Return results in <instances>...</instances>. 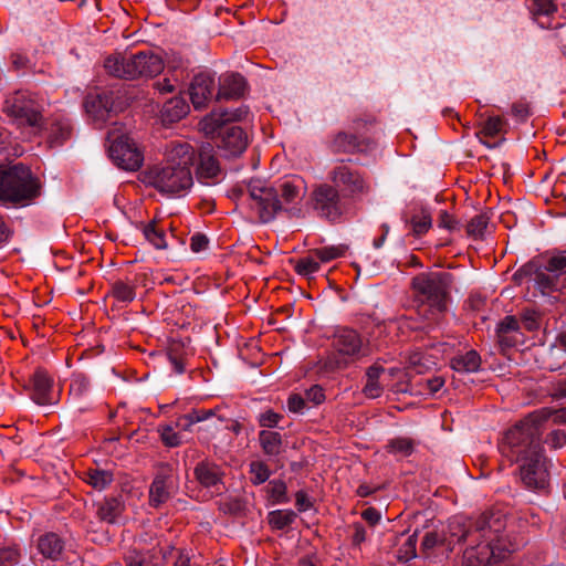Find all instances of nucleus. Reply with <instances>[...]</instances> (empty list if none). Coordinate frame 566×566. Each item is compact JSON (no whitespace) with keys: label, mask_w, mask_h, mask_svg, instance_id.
<instances>
[{"label":"nucleus","mask_w":566,"mask_h":566,"mask_svg":"<svg viewBox=\"0 0 566 566\" xmlns=\"http://www.w3.org/2000/svg\"><path fill=\"white\" fill-rule=\"evenodd\" d=\"M439 227L450 231L457 229L458 221L447 211H441L438 220Z\"/></svg>","instance_id":"e2e57ef3"},{"label":"nucleus","mask_w":566,"mask_h":566,"mask_svg":"<svg viewBox=\"0 0 566 566\" xmlns=\"http://www.w3.org/2000/svg\"><path fill=\"white\" fill-rule=\"evenodd\" d=\"M531 11L533 15H553L557 12V4L555 0H533Z\"/></svg>","instance_id":"c03bdc74"},{"label":"nucleus","mask_w":566,"mask_h":566,"mask_svg":"<svg viewBox=\"0 0 566 566\" xmlns=\"http://www.w3.org/2000/svg\"><path fill=\"white\" fill-rule=\"evenodd\" d=\"M506 122L501 116L489 117L483 124L481 129L476 133L478 136L495 137L503 132Z\"/></svg>","instance_id":"58836bf2"},{"label":"nucleus","mask_w":566,"mask_h":566,"mask_svg":"<svg viewBox=\"0 0 566 566\" xmlns=\"http://www.w3.org/2000/svg\"><path fill=\"white\" fill-rule=\"evenodd\" d=\"M32 399L41 406L53 405L56 400L52 395L53 379L43 369H38L31 378Z\"/></svg>","instance_id":"aec40b11"},{"label":"nucleus","mask_w":566,"mask_h":566,"mask_svg":"<svg viewBox=\"0 0 566 566\" xmlns=\"http://www.w3.org/2000/svg\"><path fill=\"white\" fill-rule=\"evenodd\" d=\"M250 473L253 475L251 481L253 484H262L270 476V470L268 465L260 461H254L250 464Z\"/></svg>","instance_id":"09e8293b"},{"label":"nucleus","mask_w":566,"mask_h":566,"mask_svg":"<svg viewBox=\"0 0 566 566\" xmlns=\"http://www.w3.org/2000/svg\"><path fill=\"white\" fill-rule=\"evenodd\" d=\"M193 474L198 483L203 488H212L222 483L223 470L217 463L205 459L197 463Z\"/></svg>","instance_id":"4be33fe9"},{"label":"nucleus","mask_w":566,"mask_h":566,"mask_svg":"<svg viewBox=\"0 0 566 566\" xmlns=\"http://www.w3.org/2000/svg\"><path fill=\"white\" fill-rule=\"evenodd\" d=\"M546 442L551 443L554 448L562 447L566 442V432L564 430H554L547 436Z\"/></svg>","instance_id":"680f3d73"},{"label":"nucleus","mask_w":566,"mask_h":566,"mask_svg":"<svg viewBox=\"0 0 566 566\" xmlns=\"http://www.w3.org/2000/svg\"><path fill=\"white\" fill-rule=\"evenodd\" d=\"M305 399L312 401L314 405H319L325 400L323 388L318 385L312 386L305 392Z\"/></svg>","instance_id":"4d7b16f0"},{"label":"nucleus","mask_w":566,"mask_h":566,"mask_svg":"<svg viewBox=\"0 0 566 566\" xmlns=\"http://www.w3.org/2000/svg\"><path fill=\"white\" fill-rule=\"evenodd\" d=\"M42 184L28 166L17 164L0 170V201L15 207L31 205L40 197Z\"/></svg>","instance_id":"20e7f679"},{"label":"nucleus","mask_w":566,"mask_h":566,"mask_svg":"<svg viewBox=\"0 0 566 566\" xmlns=\"http://www.w3.org/2000/svg\"><path fill=\"white\" fill-rule=\"evenodd\" d=\"M282 418V415L273 410H266L265 412L260 415L259 424L263 428H273L277 426Z\"/></svg>","instance_id":"6e6d98bb"},{"label":"nucleus","mask_w":566,"mask_h":566,"mask_svg":"<svg viewBox=\"0 0 566 566\" xmlns=\"http://www.w3.org/2000/svg\"><path fill=\"white\" fill-rule=\"evenodd\" d=\"M143 233L146 240L149 241L156 249L167 248L165 232L163 229L157 227V222L155 220L144 226Z\"/></svg>","instance_id":"f704fd0d"},{"label":"nucleus","mask_w":566,"mask_h":566,"mask_svg":"<svg viewBox=\"0 0 566 566\" xmlns=\"http://www.w3.org/2000/svg\"><path fill=\"white\" fill-rule=\"evenodd\" d=\"M361 517L373 526L380 521L381 515L377 509L370 506L361 512Z\"/></svg>","instance_id":"69168bd1"},{"label":"nucleus","mask_w":566,"mask_h":566,"mask_svg":"<svg viewBox=\"0 0 566 566\" xmlns=\"http://www.w3.org/2000/svg\"><path fill=\"white\" fill-rule=\"evenodd\" d=\"M333 346L345 356L359 358L368 355L360 335L352 328H342L334 335Z\"/></svg>","instance_id":"2eb2a0df"},{"label":"nucleus","mask_w":566,"mask_h":566,"mask_svg":"<svg viewBox=\"0 0 566 566\" xmlns=\"http://www.w3.org/2000/svg\"><path fill=\"white\" fill-rule=\"evenodd\" d=\"M165 558L166 553H163L161 549L153 548L147 554H143V566H164Z\"/></svg>","instance_id":"864d4df0"},{"label":"nucleus","mask_w":566,"mask_h":566,"mask_svg":"<svg viewBox=\"0 0 566 566\" xmlns=\"http://www.w3.org/2000/svg\"><path fill=\"white\" fill-rule=\"evenodd\" d=\"M135 287L133 283L118 280L112 284L111 295L118 302L130 303L136 296Z\"/></svg>","instance_id":"473e14b6"},{"label":"nucleus","mask_w":566,"mask_h":566,"mask_svg":"<svg viewBox=\"0 0 566 566\" xmlns=\"http://www.w3.org/2000/svg\"><path fill=\"white\" fill-rule=\"evenodd\" d=\"M20 554L15 547L0 548V566H13L18 564Z\"/></svg>","instance_id":"3c124183"},{"label":"nucleus","mask_w":566,"mask_h":566,"mask_svg":"<svg viewBox=\"0 0 566 566\" xmlns=\"http://www.w3.org/2000/svg\"><path fill=\"white\" fill-rule=\"evenodd\" d=\"M305 398L298 394H293L287 399V407L291 412H301L305 406Z\"/></svg>","instance_id":"13d9d810"},{"label":"nucleus","mask_w":566,"mask_h":566,"mask_svg":"<svg viewBox=\"0 0 566 566\" xmlns=\"http://www.w3.org/2000/svg\"><path fill=\"white\" fill-rule=\"evenodd\" d=\"M450 366L458 373H474L481 366V357L475 350H469L463 355H457L451 358Z\"/></svg>","instance_id":"c85d7f7f"},{"label":"nucleus","mask_w":566,"mask_h":566,"mask_svg":"<svg viewBox=\"0 0 566 566\" xmlns=\"http://www.w3.org/2000/svg\"><path fill=\"white\" fill-rule=\"evenodd\" d=\"M248 87L245 78L239 73H226L219 78L216 99H237L244 95Z\"/></svg>","instance_id":"6ab92c4d"},{"label":"nucleus","mask_w":566,"mask_h":566,"mask_svg":"<svg viewBox=\"0 0 566 566\" xmlns=\"http://www.w3.org/2000/svg\"><path fill=\"white\" fill-rule=\"evenodd\" d=\"M541 423L535 415L525 417L505 432L500 444L502 455L517 464L521 481L531 490L545 489L549 481Z\"/></svg>","instance_id":"f03ea898"},{"label":"nucleus","mask_w":566,"mask_h":566,"mask_svg":"<svg viewBox=\"0 0 566 566\" xmlns=\"http://www.w3.org/2000/svg\"><path fill=\"white\" fill-rule=\"evenodd\" d=\"M350 160H339L328 172L332 185L342 189L350 197L361 196L369 192V185L364 175L348 165Z\"/></svg>","instance_id":"f8f14e48"},{"label":"nucleus","mask_w":566,"mask_h":566,"mask_svg":"<svg viewBox=\"0 0 566 566\" xmlns=\"http://www.w3.org/2000/svg\"><path fill=\"white\" fill-rule=\"evenodd\" d=\"M520 329L518 321L513 315L505 316L497 325L496 333H517Z\"/></svg>","instance_id":"5fc2aeb1"},{"label":"nucleus","mask_w":566,"mask_h":566,"mask_svg":"<svg viewBox=\"0 0 566 566\" xmlns=\"http://www.w3.org/2000/svg\"><path fill=\"white\" fill-rule=\"evenodd\" d=\"M535 287L544 295L566 289V255L551 256L545 264L536 261Z\"/></svg>","instance_id":"1a4fd4ad"},{"label":"nucleus","mask_w":566,"mask_h":566,"mask_svg":"<svg viewBox=\"0 0 566 566\" xmlns=\"http://www.w3.org/2000/svg\"><path fill=\"white\" fill-rule=\"evenodd\" d=\"M174 491L172 470L168 465H164L155 475L149 488V504L158 507L166 503Z\"/></svg>","instance_id":"dca6fc26"},{"label":"nucleus","mask_w":566,"mask_h":566,"mask_svg":"<svg viewBox=\"0 0 566 566\" xmlns=\"http://www.w3.org/2000/svg\"><path fill=\"white\" fill-rule=\"evenodd\" d=\"M216 90L214 77L207 73L196 75L189 87L191 103L196 109L207 107Z\"/></svg>","instance_id":"a211bd4d"},{"label":"nucleus","mask_w":566,"mask_h":566,"mask_svg":"<svg viewBox=\"0 0 566 566\" xmlns=\"http://www.w3.org/2000/svg\"><path fill=\"white\" fill-rule=\"evenodd\" d=\"M521 322L528 332L536 331L539 328L541 313L534 308H525L521 313Z\"/></svg>","instance_id":"a18cd8bd"},{"label":"nucleus","mask_w":566,"mask_h":566,"mask_svg":"<svg viewBox=\"0 0 566 566\" xmlns=\"http://www.w3.org/2000/svg\"><path fill=\"white\" fill-rule=\"evenodd\" d=\"M189 113V105L181 96L170 98L165 103L161 111L164 123H176L182 119Z\"/></svg>","instance_id":"cd10ccee"},{"label":"nucleus","mask_w":566,"mask_h":566,"mask_svg":"<svg viewBox=\"0 0 566 566\" xmlns=\"http://www.w3.org/2000/svg\"><path fill=\"white\" fill-rule=\"evenodd\" d=\"M125 505L119 497H106L96 503V515L102 522L114 524L124 512Z\"/></svg>","instance_id":"393cba45"},{"label":"nucleus","mask_w":566,"mask_h":566,"mask_svg":"<svg viewBox=\"0 0 566 566\" xmlns=\"http://www.w3.org/2000/svg\"><path fill=\"white\" fill-rule=\"evenodd\" d=\"M150 184L160 192L182 195L193 185V178L190 169L166 165L150 172Z\"/></svg>","instance_id":"9d476101"},{"label":"nucleus","mask_w":566,"mask_h":566,"mask_svg":"<svg viewBox=\"0 0 566 566\" xmlns=\"http://www.w3.org/2000/svg\"><path fill=\"white\" fill-rule=\"evenodd\" d=\"M286 484L282 480H273L269 483L270 496L276 503H287L289 497L286 496Z\"/></svg>","instance_id":"de8ad7c7"},{"label":"nucleus","mask_w":566,"mask_h":566,"mask_svg":"<svg viewBox=\"0 0 566 566\" xmlns=\"http://www.w3.org/2000/svg\"><path fill=\"white\" fill-rule=\"evenodd\" d=\"M87 482L95 489H104L113 481V474L105 470H90Z\"/></svg>","instance_id":"79ce46f5"},{"label":"nucleus","mask_w":566,"mask_h":566,"mask_svg":"<svg viewBox=\"0 0 566 566\" xmlns=\"http://www.w3.org/2000/svg\"><path fill=\"white\" fill-rule=\"evenodd\" d=\"M536 276V261H530L521 266L512 276V281L515 285H522L526 280H533L535 282Z\"/></svg>","instance_id":"37998d69"},{"label":"nucleus","mask_w":566,"mask_h":566,"mask_svg":"<svg viewBox=\"0 0 566 566\" xmlns=\"http://www.w3.org/2000/svg\"><path fill=\"white\" fill-rule=\"evenodd\" d=\"M409 222L416 237L427 233L432 226L430 212L426 209H421L419 213L413 214Z\"/></svg>","instance_id":"e433bc0d"},{"label":"nucleus","mask_w":566,"mask_h":566,"mask_svg":"<svg viewBox=\"0 0 566 566\" xmlns=\"http://www.w3.org/2000/svg\"><path fill=\"white\" fill-rule=\"evenodd\" d=\"M295 504L300 512H305L312 507V503L307 496V493L303 490L296 492Z\"/></svg>","instance_id":"052dcab7"},{"label":"nucleus","mask_w":566,"mask_h":566,"mask_svg":"<svg viewBox=\"0 0 566 566\" xmlns=\"http://www.w3.org/2000/svg\"><path fill=\"white\" fill-rule=\"evenodd\" d=\"M108 102H112L113 113L123 112L134 99L125 87L104 92Z\"/></svg>","instance_id":"2f4dec72"},{"label":"nucleus","mask_w":566,"mask_h":566,"mask_svg":"<svg viewBox=\"0 0 566 566\" xmlns=\"http://www.w3.org/2000/svg\"><path fill=\"white\" fill-rule=\"evenodd\" d=\"M505 527L506 520L501 512L488 511L475 520L453 517L442 536L437 532L426 533L420 551L428 556L438 545L453 551L455 544H467L463 563L467 566H485L504 558L506 552L514 551L512 545H506V539L502 536Z\"/></svg>","instance_id":"f257e3e1"},{"label":"nucleus","mask_w":566,"mask_h":566,"mask_svg":"<svg viewBox=\"0 0 566 566\" xmlns=\"http://www.w3.org/2000/svg\"><path fill=\"white\" fill-rule=\"evenodd\" d=\"M311 202L316 213L327 220L338 219L344 211L339 189L329 184L316 186L311 193Z\"/></svg>","instance_id":"ddd939ff"},{"label":"nucleus","mask_w":566,"mask_h":566,"mask_svg":"<svg viewBox=\"0 0 566 566\" xmlns=\"http://www.w3.org/2000/svg\"><path fill=\"white\" fill-rule=\"evenodd\" d=\"M417 534L410 535L406 543L398 549L397 558L401 562H408L416 557Z\"/></svg>","instance_id":"49530a36"},{"label":"nucleus","mask_w":566,"mask_h":566,"mask_svg":"<svg viewBox=\"0 0 566 566\" xmlns=\"http://www.w3.org/2000/svg\"><path fill=\"white\" fill-rule=\"evenodd\" d=\"M209 240L205 234L197 233L191 238L190 248L193 252H200L208 247Z\"/></svg>","instance_id":"0e129e2a"},{"label":"nucleus","mask_w":566,"mask_h":566,"mask_svg":"<svg viewBox=\"0 0 566 566\" xmlns=\"http://www.w3.org/2000/svg\"><path fill=\"white\" fill-rule=\"evenodd\" d=\"M497 336V343L502 350L512 348L516 345V337L513 334L509 333H496Z\"/></svg>","instance_id":"bf43d9fd"},{"label":"nucleus","mask_w":566,"mask_h":566,"mask_svg":"<svg viewBox=\"0 0 566 566\" xmlns=\"http://www.w3.org/2000/svg\"><path fill=\"white\" fill-rule=\"evenodd\" d=\"M346 250V245H331L319 249H313V254L317 258L319 262L325 263L343 256Z\"/></svg>","instance_id":"ea45409f"},{"label":"nucleus","mask_w":566,"mask_h":566,"mask_svg":"<svg viewBox=\"0 0 566 566\" xmlns=\"http://www.w3.org/2000/svg\"><path fill=\"white\" fill-rule=\"evenodd\" d=\"M248 191L254 202L252 208L258 211L262 223L274 220L276 213L283 209L279 193L286 205L302 199L300 188L291 181H285L280 185L279 189H275L274 187L265 186L261 180H251Z\"/></svg>","instance_id":"39448f33"},{"label":"nucleus","mask_w":566,"mask_h":566,"mask_svg":"<svg viewBox=\"0 0 566 566\" xmlns=\"http://www.w3.org/2000/svg\"><path fill=\"white\" fill-rule=\"evenodd\" d=\"M214 415L216 409H195L189 413H186L182 417H180L179 423L180 426H182L184 430L190 431L192 424L207 420Z\"/></svg>","instance_id":"c9c22d12"},{"label":"nucleus","mask_w":566,"mask_h":566,"mask_svg":"<svg viewBox=\"0 0 566 566\" xmlns=\"http://www.w3.org/2000/svg\"><path fill=\"white\" fill-rule=\"evenodd\" d=\"M319 266V261L313 254V250H311L306 256L297 260L294 270L300 275L310 276L311 274L317 272Z\"/></svg>","instance_id":"4c0bfd02"},{"label":"nucleus","mask_w":566,"mask_h":566,"mask_svg":"<svg viewBox=\"0 0 566 566\" xmlns=\"http://www.w3.org/2000/svg\"><path fill=\"white\" fill-rule=\"evenodd\" d=\"M192 355L191 348L181 339L171 340L167 348V357L177 374L186 371V365Z\"/></svg>","instance_id":"b1692460"},{"label":"nucleus","mask_w":566,"mask_h":566,"mask_svg":"<svg viewBox=\"0 0 566 566\" xmlns=\"http://www.w3.org/2000/svg\"><path fill=\"white\" fill-rule=\"evenodd\" d=\"M366 541V530L360 523L354 524V534L352 537V543L354 546H359L361 543Z\"/></svg>","instance_id":"774afa93"},{"label":"nucleus","mask_w":566,"mask_h":566,"mask_svg":"<svg viewBox=\"0 0 566 566\" xmlns=\"http://www.w3.org/2000/svg\"><path fill=\"white\" fill-rule=\"evenodd\" d=\"M248 114L245 108L230 111L211 112L202 122L203 130L207 134H214L221 126L227 127L229 122L242 120Z\"/></svg>","instance_id":"5701e85b"},{"label":"nucleus","mask_w":566,"mask_h":566,"mask_svg":"<svg viewBox=\"0 0 566 566\" xmlns=\"http://www.w3.org/2000/svg\"><path fill=\"white\" fill-rule=\"evenodd\" d=\"M296 518V513L291 510H276L268 515V522L274 530H284Z\"/></svg>","instance_id":"72a5a7b5"},{"label":"nucleus","mask_w":566,"mask_h":566,"mask_svg":"<svg viewBox=\"0 0 566 566\" xmlns=\"http://www.w3.org/2000/svg\"><path fill=\"white\" fill-rule=\"evenodd\" d=\"M3 113L31 127H41L43 116L39 104L27 92L18 91L4 101Z\"/></svg>","instance_id":"9b49d317"},{"label":"nucleus","mask_w":566,"mask_h":566,"mask_svg":"<svg viewBox=\"0 0 566 566\" xmlns=\"http://www.w3.org/2000/svg\"><path fill=\"white\" fill-rule=\"evenodd\" d=\"M195 159L193 148L189 144L171 145L167 154L166 165H176L178 168L190 169Z\"/></svg>","instance_id":"a878e982"},{"label":"nucleus","mask_w":566,"mask_h":566,"mask_svg":"<svg viewBox=\"0 0 566 566\" xmlns=\"http://www.w3.org/2000/svg\"><path fill=\"white\" fill-rule=\"evenodd\" d=\"M377 125L373 115L353 120L352 130H338L327 142V149L334 155H366L375 149L377 143L369 133Z\"/></svg>","instance_id":"0eeeda50"},{"label":"nucleus","mask_w":566,"mask_h":566,"mask_svg":"<svg viewBox=\"0 0 566 566\" xmlns=\"http://www.w3.org/2000/svg\"><path fill=\"white\" fill-rule=\"evenodd\" d=\"M108 151L113 161L125 170H137L144 160L143 154L124 132L122 126L109 129L106 136Z\"/></svg>","instance_id":"6e6552de"},{"label":"nucleus","mask_w":566,"mask_h":566,"mask_svg":"<svg viewBox=\"0 0 566 566\" xmlns=\"http://www.w3.org/2000/svg\"><path fill=\"white\" fill-rule=\"evenodd\" d=\"M64 549V541L55 533H46L38 539V551L45 558L56 560Z\"/></svg>","instance_id":"bb28decb"},{"label":"nucleus","mask_w":566,"mask_h":566,"mask_svg":"<svg viewBox=\"0 0 566 566\" xmlns=\"http://www.w3.org/2000/svg\"><path fill=\"white\" fill-rule=\"evenodd\" d=\"M262 450L268 455H277L282 451V436L280 432L262 430L259 433Z\"/></svg>","instance_id":"7c9ffc66"},{"label":"nucleus","mask_w":566,"mask_h":566,"mask_svg":"<svg viewBox=\"0 0 566 566\" xmlns=\"http://www.w3.org/2000/svg\"><path fill=\"white\" fill-rule=\"evenodd\" d=\"M389 450L395 453H400L402 455H409L411 454L413 450V444L410 439L407 438H400L392 440L389 446Z\"/></svg>","instance_id":"8fccbe9b"},{"label":"nucleus","mask_w":566,"mask_h":566,"mask_svg":"<svg viewBox=\"0 0 566 566\" xmlns=\"http://www.w3.org/2000/svg\"><path fill=\"white\" fill-rule=\"evenodd\" d=\"M512 114L521 122L525 120L530 115L528 105L525 103H514L512 105Z\"/></svg>","instance_id":"338daca9"},{"label":"nucleus","mask_w":566,"mask_h":566,"mask_svg":"<svg viewBox=\"0 0 566 566\" xmlns=\"http://www.w3.org/2000/svg\"><path fill=\"white\" fill-rule=\"evenodd\" d=\"M86 114L95 122H105L112 111V102L107 99L105 93H88L84 99Z\"/></svg>","instance_id":"412c9836"},{"label":"nucleus","mask_w":566,"mask_h":566,"mask_svg":"<svg viewBox=\"0 0 566 566\" xmlns=\"http://www.w3.org/2000/svg\"><path fill=\"white\" fill-rule=\"evenodd\" d=\"M489 216L486 213H480L474 216L467 224V233L475 239L482 238L484 230L489 224Z\"/></svg>","instance_id":"a19ab883"},{"label":"nucleus","mask_w":566,"mask_h":566,"mask_svg":"<svg viewBox=\"0 0 566 566\" xmlns=\"http://www.w3.org/2000/svg\"><path fill=\"white\" fill-rule=\"evenodd\" d=\"M453 283L448 272H424L411 281L412 306L417 314L427 321H438L447 310L449 292Z\"/></svg>","instance_id":"7ed1b4c3"},{"label":"nucleus","mask_w":566,"mask_h":566,"mask_svg":"<svg viewBox=\"0 0 566 566\" xmlns=\"http://www.w3.org/2000/svg\"><path fill=\"white\" fill-rule=\"evenodd\" d=\"M104 67L114 77L132 81L160 74L164 62L159 55L150 51L129 55L115 53L105 59Z\"/></svg>","instance_id":"423d86ee"},{"label":"nucleus","mask_w":566,"mask_h":566,"mask_svg":"<svg viewBox=\"0 0 566 566\" xmlns=\"http://www.w3.org/2000/svg\"><path fill=\"white\" fill-rule=\"evenodd\" d=\"M221 168L216 156L214 147L210 143L202 144L199 149V163L197 167V178L200 182L211 185L216 182Z\"/></svg>","instance_id":"f3484780"},{"label":"nucleus","mask_w":566,"mask_h":566,"mask_svg":"<svg viewBox=\"0 0 566 566\" xmlns=\"http://www.w3.org/2000/svg\"><path fill=\"white\" fill-rule=\"evenodd\" d=\"M160 438L166 447L175 448L181 443L179 433L175 432L170 426H166L160 430Z\"/></svg>","instance_id":"603ef678"},{"label":"nucleus","mask_w":566,"mask_h":566,"mask_svg":"<svg viewBox=\"0 0 566 566\" xmlns=\"http://www.w3.org/2000/svg\"><path fill=\"white\" fill-rule=\"evenodd\" d=\"M217 132V147L224 158H237L245 151L249 139L247 133L241 127L221 126Z\"/></svg>","instance_id":"4468645a"},{"label":"nucleus","mask_w":566,"mask_h":566,"mask_svg":"<svg viewBox=\"0 0 566 566\" xmlns=\"http://www.w3.org/2000/svg\"><path fill=\"white\" fill-rule=\"evenodd\" d=\"M385 371L380 365L374 364L366 371L367 381L363 388V392L368 398H378L382 394V387L379 384V377Z\"/></svg>","instance_id":"c756f323"}]
</instances>
